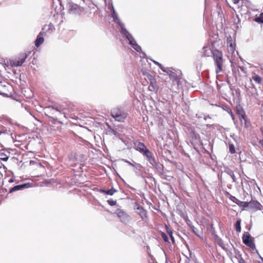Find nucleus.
I'll use <instances>...</instances> for the list:
<instances>
[{
	"label": "nucleus",
	"mask_w": 263,
	"mask_h": 263,
	"mask_svg": "<svg viewBox=\"0 0 263 263\" xmlns=\"http://www.w3.org/2000/svg\"><path fill=\"white\" fill-rule=\"evenodd\" d=\"M213 58L215 65V72L217 74L223 71L224 60L223 54L221 51L217 49L214 50L212 52Z\"/></svg>",
	"instance_id": "obj_1"
},
{
	"label": "nucleus",
	"mask_w": 263,
	"mask_h": 263,
	"mask_svg": "<svg viewBox=\"0 0 263 263\" xmlns=\"http://www.w3.org/2000/svg\"><path fill=\"white\" fill-rule=\"evenodd\" d=\"M30 52V51H26L20 53L16 57L11 58L10 64L15 67L22 66Z\"/></svg>",
	"instance_id": "obj_2"
},
{
	"label": "nucleus",
	"mask_w": 263,
	"mask_h": 263,
	"mask_svg": "<svg viewBox=\"0 0 263 263\" xmlns=\"http://www.w3.org/2000/svg\"><path fill=\"white\" fill-rule=\"evenodd\" d=\"M111 116L117 121L123 122L127 116V114L120 108L116 107L111 111Z\"/></svg>",
	"instance_id": "obj_3"
},
{
	"label": "nucleus",
	"mask_w": 263,
	"mask_h": 263,
	"mask_svg": "<svg viewBox=\"0 0 263 263\" xmlns=\"http://www.w3.org/2000/svg\"><path fill=\"white\" fill-rule=\"evenodd\" d=\"M242 242L247 246L253 250L256 249L255 245L254 243L253 238H252L251 235L248 232H245L242 237Z\"/></svg>",
	"instance_id": "obj_4"
},
{
	"label": "nucleus",
	"mask_w": 263,
	"mask_h": 263,
	"mask_svg": "<svg viewBox=\"0 0 263 263\" xmlns=\"http://www.w3.org/2000/svg\"><path fill=\"white\" fill-rule=\"evenodd\" d=\"M84 11V8L74 3L68 5V12L72 14H81Z\"/></svg>",
	"instance_id": "obj_5"
},
{
	"label": "nucleus",
	"mask_w": 263,
	"mask_h": 263,
	"mask_svg": "<svg viewBox=\"0 0 263 263\" xmlns=\"http://www.w3.org/2000/svg\"><path fill=\"white\" fill-rule=\"evenodd\" d=\"M115 214L117 215L118 217L120 219L121 221L123 223H127L130 220V216L122 209H117Z\"/></svg>",
	"instance_id": "obj_6"
},
{
	"label": "nucleus",
	"mask_w": 263,
	"mask_h": 263,
	"mask_svg": "<svg viewBox=\"0 0 263 263\" xmlns=\"http://www.w3.org/2000/svg\"><path fill=\"white\" fill-rule=\"evenodd\" d=\"M12 86L6 82H0V94L4 96H8L11 94Z\"/></svg>",
	"instance_id": "obj_7"
},
{
	"label": "nucleus",
	"mask_w": 263,
	"mask_h": 263,
	"mask_svg": "<svg viewBox=\"0 0 263 263\" xmlns=\"http://www.w3.org/2000/svg\"><path fill=\"white\" fill-rule=\"evenodd\" d=\"M150 79L148 80L149 81V84L148 87L150 91L157 93L159 89V86L157 84L156 79L155 77H149Z\"/></svg>",
	"instance_id": "obj_8"
},
{
	"label": "nucleus",
	"mask_w": 263,
	"mask_h": 263,
	"mask_svg": "<svg viewBox=\"0 0 263 263\" xmlns=\"http://www.w3.org/2000/svg\"><path fill=\"white\" fill-rule=\"evenodd\" d=\"M262 207V205L256 200H251L249 202V210L252 211L260 210Z\"/></svg>",
	"instance_id": "obj_9"
},
{
	"label": "nucleus",
	"mask_w": 263,
	"mask_h": 263,
	"mask_svg": "<svg viewBox=\"0 0 263 263\" xmlns=\"http://www.w3.org/2000/svg\"><path fill=\"white\" fill-rule=\"evenodd\" d=\"M137 206V213L140 215L141 218L144 220L147 218V212L143 208L139 205L137 203H135Z\"/></svg>",
	"instance_id": "obj_10"
},
{
	"label": "nucleus",
	"mask_w": 263,
	"mask_h": 263,
	"mask_svg": "<svg viewBox=\"0 0 263 263\" xmlns=\"http://www.w3.org/2000/svg\"><path fill=\"white\" fill-rule=\"evenodd\" d=\"M31 186V184L30 183H26L23 184L16 185L10 190L9 193H12L13 192L23 190L26 188H28Z\"/></svg>",
	"instance_id": "obj_11"
},
{
	"label": "nucleus",
	"mask_w": 263,
	"mask_h": 263,
	"mask_svg": "<svg viewBox=\"0 0 263 263\" xmlns=\"http://www.w3.org/2000/svg\"><path fill=\"white\" fill-rule=\"evenodd\" d=\"M250 81H254L256 84L261 85L262 82V78L255 72H252Z\"/></svg>",
	"instance_id": "obj_12"
},
{
	"label": "nucleus",
	"mask_w": 263,
	"mask_h": 263,
	"mask_svg": "<svg viewBox=\"0 0 263 263\" xmlns=\"http://www.w3.org/2000/svg\"><path fill=\"white\" fill-rule=\"evenodd\" d=\"M54 30V27L52 23L45 25L42 28V32L43 34L51 33Z\"/></svg>",
	"instance_id": "obj_13"
},
{
	"label": "nucleus",
	"mask_w": 263,
	"mask_h": 263,
	"mask_svg": "<svg viewBox=\"0 0 263 263\" xmlns=\"http://www.w3.org/2000/svg\"><path fill=\"white\" fill-rule=\"evenodd\" d=\"M135 146L136 147V149L142 153L146 148L145 144L141 142H137L134 143Z\"/></svg>",
	"instance_id": "obj_14"
},
{
	"label": "nucleus",
	"mask_w": 263,
	"mask_h": 263,
	"mask_svg": "<svg viewBox=\"0 0 263 263\" xmlns=\"http://www.w3.org/2000/svg\"><path fill=\"white\" fill-rule=\"evenodd\" d=\"M142 154L146 157L147 160L149 162H151L152 160H154V158L153 157L152 153L147 148L142 153Z\"/></svg>",
	"instance_id": "obj_15"
},
{
	"label": "nucleus",
	"mask_w": 263,
	"mask_h": 263,
	"mask_svg": "<svg viewBox=\"0 0 263 263\" xmlns=\"http://www.w3.org/2000/svg\"><path fill=\"white\" fill-rule=\"evenodd\" d=\"M43 34L42 32H40V33L37 35L36 39L35 41V46L36 47H39L41 44H42L44 41V39L42 35Z\"/></svg>",
	"instance_id": "obj_16"
},
{
	"label": "nucleus",
	"mask_w": 263,
	"mask_h": 263,
	"mask_svg": "<svg viewBox=\"0 0 263 263\" xmlns=\"http://www.w3.org/2000/svg\"><path fill=\"white\" fill-rule=\"evenodd\" d=\"M237 114L240 118V121L242 120H246V114L243 108L241 107H237Z\"/></svg>",
	"instance_id": "obj_17"
},
{
	"label": "nucleus",
	"mask_w": 263,
	"mask_h": 263,
	"mask_svg": "<svg viewBox=\"0 0 263 263\" xmlns=\"http://www.w3.org/2000/svg\"><path fill=\"white\" fill-rule=\"evenodd\" d=\"M141 72L142 73V74L145 77L144 79L145 80V82H144L143 81L142 82V84L143 85H146L148 83V81L146 80V79L149 80L150 79L149 77H153V76L152 75H151V74H149L148 73V72L146 70L142 69Z\"/></svg>",
	"instance_id": "obj_18"
},
{
	"label": "nucleus",
	"mask_w": 263,
	"mask_h": 263,
	"mask_svg": "<svg viewBox=\"0 0 263 263\" xmlns=\"http://www.w3.org/2000/svg\"><path fill=\"white\" fill-rule=\"evenodd\" d=\"M238 205L242 208V210H249V202L241 201L238 203Z\"/></svg>",
	"instance_id": "obj_19"
},
{
	"label": "nucleus",
	"mask_w": 263,
	"mask_h": 263,
	"mask_svg": "<svg viewBox=\"0 0 263 263\" xmlns=\"http://www.w3.org/2000/svg\"><path fill=\"white\" fill-rule=\"evenodd\" d=\"M241 221V219H238L235 224V230H236V232L238 233H240L241 230V226H240Z\"/></svg>",
	"instance_id": "obj_20"
},
{
	"label": "nucleus",
	"mask_w": 263,
	"mask_h": 263,
	"mask_svg": "<svg viewBox=\"0 0 263 263\" xmlns=\"http://www.w3.org/2000/svg\"><path fill=\"white\" fill-rule=\"evenodd\" d=\"M211 52V51L210 48L207 47H204L203 48V56L204 57H209L210 54Z\"/></svg>",
	"instance_id": "obj_21"
},
{
	"label": "nucleus",
	"mask_w": 263,
	"mask_h": 263,
	"mask_svg": "<svg viewBox=\"0 0 263 263\" xmlns=\"http://www.w3.org/2000/svg\"><path fill=\"white\" fill-rule=\"evenodd\" d=\"M117 191L114 189H111L108 190H103L101 191L102 193H103L106 195H112Z\"/></svg>",
	"instance_id": "obj_22"
},
{
	"label": "nucleus",
	"mask_w": 263,
	"mask_h": 263,
	"mask_svg": "<svg viewBox=\"0 0 263 263\" xmlns=\"http://www.w3.org/2000/svg\"><path fill=\"white\" fill-rule=\"evenodd\" d=\"M254 21L260 24L263 23V12L261 13L259 16L255 17Z\"/></svg>",
	"instance_id": "obj_23"
},
{
	"label": "nucleus",
	"mask_w": 263,
	"mask_h": 263,
	"mask_svg": "<svg viewBox=\"0 0 263 263\" xmlns=\"http://www.w3.org/2000/svg\"><path fill=\"white\" fill-rule=\"evenodd\" d=\"M121 32L126 37L127 39H131L132 35L129 33V32L126 29L122 28Z\"/></svg>",
	"instance_id": "obj_24"
},
{
	"label": "nucleus",
	"mask_w": 263,
	"mask_h": 263,
	"mask_svg": "<svg viewBox=\"0 0 263 263\" xmlns=\"http://www.w3.org/2000/svg\"><path fill=\"white\" fill-rule=\"evenodd\" d=\"M170 78L172 80V81H176V82H178L179 80V78L178 77V76H177V74L173 72L172 73H171L170 74Z\"/></svg>",
	"instance_id": "obj_25"
},
{
	"label": "nucleus",
	"mask_w": 263,
	"mask_h": 263,
	"mask_svg": "<svg viewBox=\"0 0 263 263\" xmlns=\"http://www.w3.org/2000/svg\"><path fill=\"white\" fill-rule=\"evenodd\" d=\"M9 158V157L4 153H0V160L6 161Z\"/></svg>",
	"instance_id": "obj_26"
},
{
	"label": "nucleus",
	"mask_w": 263,
	"mask_h": 263,
	"mask_svg": "<svg viewBox=\"0 0 263 263\" xmlns=\"http://www.w3.org/2000/svg\"><path fill=\"white\" fill-rule=\"evenodd\" d=\"M11 62V59H10L9 60H4V65L5 68L6 67H15V66H13L10 64Z\"/></svg>",
	"instance_id": "obj_27"
},
{
	"label": "nucleus",
	"mask_w": 263,
	"mask_h": 263,
	"mask_svg": "<svg viewBox=\"0 0 263 263\" xmlns=\"http://www.w3.org/2000/svg\"><path fill=\"white\" fill-rule=\"evenodd\" d=\"M167 233L169 235L170 237L171 238V240H172L173 242L175 241L174 238L173 236V232L171 230L169 229L168 228H167Z\"/></svg>",
	"instance_id": "obj_28"
},
{
	"label": "nucleus",
	"mask_w": 263,
	"mask_h": 263,
	"mask_svg": "<svg viewBox=\"0 0 263 263\" xmlns=\"http://www.w3.org/2000/svg\"><path fill=\"white\" fill-rule=\"evenodd\" d=\"M226 110H227V111L230 115V116H231V118H232V119L234 120V115L233 114V112H232L231 109L230 107H227V106H226Z\"/></svg>",
	"instance_id": "obj_29"
},
{
	"label": "nucleus",
	"mask_w": 263,
	"mask_h": 263,
	"mask_svg": "<svg viewBox=\"0 0 263 263\" xmlns=\"http://www.w3.org/2000/svg\"><path fill=\"white\" fill-rule=\"evenodd\" d=\"M230 199L234 203H235L236 204H237L238 205V203L239 204V202H240V201L237 198H236L234 196H231L230 198Z\"/></svg>",
	"instance_id": "obj_30"
},
{
	"label": "nucleus",
	"mask_w": 263,
	"mask_h": 263,
	"mask_svg": "<svg viewBox=\"0 0 263 263\" xmlns=\"http://www.w3.org/2000/svg\"><path fill=\"white\" fill-rule=\"evenodd\" d=\"M133 47L136 50L137 52H140L141 50V48L140 46H139L136 42H134V45H133Z\"/></svg>",
	"instance_id": "obj_31"
},
{
	"label": "nucleus",
	"mask_w": 263,
	"mask_h": 263,
	"mask_svg": "<svg viewBox=\"0 0 263 263\" xmlns=\"http://www.w3.org/2000/svg\"><path fill=\"white\" fill-rule=\"evenodd\" d=\"M161 235L162 238L163 239V240L165 242H168V238L167 236V235L166 234H165L163 232H162Z\"/></svg>",
	"instance_id": "obj_32"
},
{
	"label": "nucleus",
	"mask_w": 263,
	"mask_h": 263,
	"mask_svg": "<svg viewBox=\"0 0 263 263\" xmlns=\"http://www.w3.org/2000/svg\"><path fill=\"white\" fill-rule=\"evenodd\" d=\"M108 203L111 206L115 205L117 203V201L112 200H107Z\"/></svg>",
	"instance_id": "obj_33"
},
{
	"label": "nucleus",
	"mask_w": 263,
	"mask_h": 263,
	"mask_svg": "<svg viewBox=\"0 0 263 263\" xmlns=\"http://www.w3.org/2000/svg\"><path fill=\"white\" fill-rule=\"evenodd\" d=\"M229 150L231 154H234L235 152V148L233 145H231L229 147Z\"/></svg>",
	"instance_id": "obj_34"
},
{
	"label": "nucleus",
	"mask_w": 263,
	"mask_h": 263,
	"mask_svg": "<svg viewBox=\"0 0 263 263\" xmlns=\"http://www.w3.org/2000/svg\"><path fill=\"white\" fill-rule=\"evenodd\" d=\"M129 41V44L130 45H131L132 46H133V45H134V42H136V41L134 40V38L133 37V36L131 37V39H127Z\"/></svg>",
	"instance_id": "obj_35"
},
{
	"label": "nucleus",
	"mask_w": 263,
	"mask_h": 263,
	"mask_svg": "<svg viewBox=\"0 0 263 263\" xmlns=\"http://www.w3.org/2000/svg\"><path fill=\"white\" fill-rule=\"evenodd\" d=\"M36 163V167L38 169H41V170H44L45 169V167L43 165H42L41 163Z\"/></svg>",
	"instance_id": "obj_36"
},
{
	"label": "nucleus",
	"mask_w": 263,
	"mask_h": 263,
	"mask_svg": "<svg viewBox=\"0 0 263 263\" xmlns=\"http://www.w3.org/2000/svg\"><path fill=\"white\" fill-rule=\"evenodd\" d=\"M238 262L239 263H246V261L245 260V259L243 258H242V257H241L239 260H238Z\"/></svg>",
	"instance_id": "obj_37"
},
{
	"label": "nucleus",
	"mask_w": 263,
	"mask_h": 263,
	"mask_svg": "<svg viewBox=\"0 0 263 263\" xmlns=\"http://www.w3.org/2000/svg\"><path fill=\"white\" fill-rule=\"evenodd\" d=\"M238 67H239V68L241 69V71H242L243 72H245V73H246V72H247V71H246V68H245L243 67H242V66H239Z\"/></svg>",
	"instance_id": "obj_38"
},
{
	"label": "nucleus",
	"mask_w": 263,
	"mask_h": 263,
	"mask_svg": "<svg viewBox=\"0 0 263 263\" xmlns=\"http://www.w3.org/2000/svg\"><path fill=\"white\" fill-rule=\"evenodd\" d=\"M238 67H239V68L241 69V71H242L243 72H245V73H246V72H247V71H246V68H245L243 67H242V66H239Z\"/></svg>",
	"instance_id": "obj_39"
},
{
	"label": "nucleus",
	"mask_w": 263,
	"mask_h": 263,
	"mask_svg": "<svg viewBox=\"0 0 263 263\" xmlns=\"http://www.w3.org/2000/svg\"><path fill=\"white\" fill-rule=\"evenodd\" d=\"M240 0H232L233 2L235 4H238Z\"/></svg>",
	"instance_id": "obj_40"
},
{
	"label": "nucleus",
	"mask_w": 263,
	"mask_h": 263,
	"mask_svg": "<svg viewBox=\"0 0 263 263\" xmlns=\"http://www.w3.org/2000/svg\"><path fill=\"white\" fill-rule=\"evenodd\" d=\"M244 121H245V127L247 128L248 127V124L247 122V119H246V120H244Z\"/></svg>",
	"instance_id": "obj_41"
},
{
	"label": "nucleus",
	"mask_w": 263,
	"mask_h": 263,
	"mask_svg": "<svg viewBox=\"0 0 263 263\" xmlns=\"http://www.w3.org/2000/svg\"><path fill=\"white\" fill-rule=\"evenodd\" d=\"M154 63L157 65L159 67H161V64L157 62H154Z\"/></svg>",
	"instance_id": "obj_42"
},
{
	"label": "nucleus",
	"mask_w": 263,
	"mask_h": 263,
	"mask_svg": "<svg viewBox=\"0 0 263 263\" xmlns=\"http://www.w3.org/2000/svg\"><path fill=\"white\" fill-rule=\"evenodd\" d=\"M260 132H261V134H262V136H263V126H262V127H260Z\"/></svg>",
	"instance_id": "obj_43"
},
{
	"label": "nucleus",
	"mask_w": 263,
	"mask_h": 263,
	"mask_svg": "<svg viewBox=\"0 0 263 263\" xmlns=\"http://www.w3.org/2000/svg\"><path fill=\"white\" fill-rule=\"evenodd\" d=\"M259 143L263 146V140H260Z\"/></svg>",
	"instance_id": "obj_44"
},
{
	"label": "nucleus",
	"mask_w": 263,
	"mask_h": 263,
	"mask_svg": "<svg viewBox=\"0 0 263 263\" xmlns=\"http://www.w3.org/2000/svg\"><path fill=\"white\" fill-rule=\"evenodd\" d=\"M230 46H231L232 49H233V46L232 43H231Z\"/></svg>",
	"instance_id": "obj_45"
},
{
	"label": "nucleus",
	"mask_w": 263,
	"mask_h": 263,
	"mask_svg": "<svg viewBox=\"0 0 263 263\" xmlns=\"http://www.w3.org/2000/svg\"><path fill=\"white\" fill-rule=\"evenodd\" d=\"M163 71H165V70L164 69V68L162 67V66H161V67H160Z\"/></svg>",
	"instance_id": "obj_46"
},
{
	"label": "nucleus",
	"mask_w": 263,
	"mask_h": 263,
	"mask_svg": "<svg viewBox=\"0 0 263 263\" xmlns=\"http://www.w3.org/2000/svg\"><path fill=\"white\" fill-rule=\"evenodd\" d=\"M163 71H165V70L164 69V68L162 67V66H161V67H160Z\"/></svg>",
	"instance_id": "obj_47"
},
{
	"label": "nucleus",
	"mask_w": 263,
	"mask_h": 263,
	"mask_svg": "<svg viewBox=\"0 0 263 263\" xmlns=\"http://www.w3.org/2000/svg\"><path fill=\"white\" fill-rule=\"evenodd\" d=\"M163 71H165V70L164 69V68L162 67V66H161V67H160Z\"/></svg>",
	"instance_id": "obj_48"
},
{
	"label": "nucleus",
	"mask_w": 263,
	"mask_h": 263,
	"mask_svg": "<svg viewBox=\"0 0 263 263\" xmlns=\"http://www.w3.org/2000/svg\"><path fill=\"white\" fill-rule=\"evenodd\" d=\"M163 71H165V70L164 69V68L162 67V66H161V67H160Z\"/></svg>",
	"instance_id": "obj_49"
},
{
	"label": "nucleus",
	"mask_w": 263,
	"mask_h": 263,
	"mask_svg": "<svg viewBox=\"0 0 263 263\" xmlns=\"http://www.w3.org/2000/svg\"><path fill=\"white\" fill-rule=\"evenodd\" d=\"M32 163H35V162L33 161H30V164H32Z\"/></svg>",
	"instance_id": "obj_50"
},
{
	"label": "nucleus",
	"mask_w": 263,
	"mask_h": 263,
	"mask_svg": "<svg viewBox=\"0 0 263 263\" xmlns=\"http://www.w3.org/2000/svg\"><path fill=\"white\" fill-rule=\"evenodd\" d=\"M3 133V132L0 130V135Z\"/></svg>",
	"instance_id": "obj_51"
},
{
	"label": "nucleus",
	"mask_w": 263,
	"mask_h": 263,
	"mask_svg": "<svg viewBox=\"0 0 263 263\" xmlns=\"http://www.w3.org/2000/svg\"><path fill=\"white\" fill-rule=\"evenodd\" d=\"M40 175H41V174H37L36 176H39Z\"/></svg>",
	"instance_id": "obj_52"
},
{
	"label": "nucleus",
	"mask_w": 263,
	"mask_h": 263,
	"mask_svg": "<svg viewBox=\"0 0 263 263\" xmlns=\"http://www.w3.org/2000/svg\"><path fill=\"white\" fill-rule=\"evenodd\" d=\"M13 180L12 179H10V180L9 181V182H12Z\"/></svg>",
	"instance_id": "obj_53"
},
{
	"label": "nucleus",
	"mask_w": 263,
	"mask_h": 263,
	"mask_svg": "<svg viewBox=\"0 0 263 263\" xmlns=\"http://www.w3.org/2000/svg\"><path fill=\"white\" fill-rule=\"evenodd\" d=\"M260 257L261 259L262 260H263V258H262V257Z\"/></svg>",
	"instance_id": "obj_54"
}]
</instances>
